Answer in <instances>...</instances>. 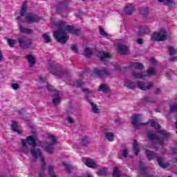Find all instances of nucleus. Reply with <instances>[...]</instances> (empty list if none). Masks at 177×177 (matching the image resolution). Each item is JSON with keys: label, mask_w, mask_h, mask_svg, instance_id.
<instances>
[{"label": "nucleus", "mask_w": 177, "mask_h": 177, "mask_svg": "<svg viewBox=\"0 0 177 177\" xmlns=\"http://www.w3.org/2000/svg\"><path fill=\"white\" fill-rule=\"evenodd\" d=\"M52 27H57L59 29L54 32L53 35L55 39L60 44H66L68 39H70L68 33L78 35L80 32V29H77L72 26L66 25V23L56 19L55 18L51 19Z\"/></svg>", "instance_id": "nucleus-1"}, {"label": "nucleus", "mask_w": 177, "mask_h": 177, "mask_svg": "<svg viewBox=\"0 0 177 177\" xmlns=\"http://www.w3.org/2000/svg\"><path fill=\"white\" fill-rule=\"evenodd\" d=\"M22 147L21 149V151L24 153L25 154H28V153H31L33 156L34 158H40V161L41 162V170L39 173V177H46L45 174H44V171L46 168V163H45V160L44 159V156L41 153V149H35V147L37 146V142H35V138L32 136H29L27 137L26 140L22 139L21 140ZM27 144L30 146H32L33 149H28L27 147Z\"/></svg>", "instance_id": "nucleus-2"}, {"label": "nucleus", "mask_w": 177, "mask_h": 177, "mask_svg": "<svg viewBox=\"0 0 177 177\" xmlns=\"http://www.w3.org/2000/svg\"><path fill=\"white\" fill-rule=\"evenodd\" d=\"M27 3V1L23 2L20 11V16L17 18V20H21V17L25 16L24 23H27L28 24H32V23H37V21H39V17H38V15L32 13H28L26 15L28 8Z\"/></svg>", "instance_id": "nucleus-3"}, {"label": "nucleus", "mask_w": 177, "mask_h": 177, "mask_svg": "<svg viewBox=\"0 0 177 177\" xmlns=\"http://www.w3.org/2000/svg\"><path fill=\"white\" fill-rule=\"evenodd\" d=\"M48 139L50 140L49 143H45L43 145V147L47 153H49V154H52L53 153V146L55 145H57V140H56V136L53 135H50L48 136Z\"/></svg>", "instance_id": "nucleus-4"}, {"label": "nucleus", "mask_w": 177, "mask_h": 177, "mask_svg": "<svg viewBox=\"0 0 177 177\" xmlns=\"http://www.w3.org/2000/svg\"><path fill=\"white\" fill-rule=\"evenodd\" d=\"M149 124L151 127L153 128H155V130L156 131L157 133H160V135H162L163 138H169L171 135L169 133L167 132L165 130H161V126H160V124H158V122H157V120H150Z\"/></svg>", "instance_id": "nucleus-5"}, {"label": "nucleus", "mask_w": 177, "mask_h": 177, "mask_svg": "<svg viewBox=\"0 0 177 177\" xmlns=\"http://www.w3.org/2000/svg\"><path fill=\"white\" fill-rule=\"evenodd\" d=\"M168 37V34L165 30L162 29L159 32H154L151 37V41H165V39Z\"/></svg>", "instance_id": "nucleus-6"}, {"label": "nucleus", "mask_w": 177, "mask_h": 177, "mask_svg": "<svg viewBox=\"0 0 177 177\" xmlns=\"http://www.w3.org/2000/svg\"><path fill=\"white\" fill-rule=\"evenodd\" d=\"M151 75H156V69L154 68H149L147 73L134 72L132 74V77L137 80H142V78H145V77H151Z\"/></svg>", "instance_id": "nucleus-7"}, {"label": "nucleus", "mask_w": 177, "mask_h": 177, "mask_svg": "<svg viewBox=\"0 0 177 177\" xmlns=\"http://www.w3.org/2000/svg\"><path fill=\"white\" fill-rule=\"evenodd\" d=\"M18 42L19 44V46H21V48L23 49H28V48H30L31 45L32 44L31 39H28L24 35H21L18 37Z\"/></svg>", "instance_id": "nucleus-8"}, {"label": "nucleus", "mask_w": 177, "mask_h": 177, "mask_svg": "<svg viewBox=\"0 0 177 177\" xmlns=\"http://www.w3.org/2000/svg\"><path fill=\"white\" fill-rule=\"evenodd\" d=\"M46 86L47 89H48L50 92L54 91L55 97L53 99V104L55 106H57V104L60 103V96H59V91L57 90H53V87L48 83L46 84Z\"/></svg>", "instance_id": "nucleus-9"}, {"label": "nucleus", "mask_w": 177, "mask_h": 177, "mask_svg": "<svg viewBox=\"0 0 177 177\" xmlns=\"http://www.w3.org/2000/svg\"><path fill=\"white\" fill-rule=\"evenodd\" d=\"M131 124H133V127L138 129L140 127V125H145V124L140 122V120H142V115H133L132 116Z\"/></svg>", "instance_id": "nucleus-10"}, {"label": "nucleus", "mask_w": 177, "mask_h": 177, "mask_svg": "<svg viewBox=\"0 0 177 177\" xmlns=\"http://www.w3.org/2000/svg\"><path fill=\"white\" fill-rule=\"evenodd\" d=\"M73 85L74 86H77V88H82V90L84 93L86 94V96H91V95H93V91H91L88 88L82 87L84 86V83L81 80H76Z\"/></svg>", "instance_id": "nucleus-11"}, {"label": "nucleus", "mask_w": 177, "mask_h": 177, "mask_svg": "<svg viewBox=\"0 0 177 177\" xmlns=\"http://www.w3.org/2000/svg\"><path fill=\"white\" fill-rule=\"evenodd\" d=\"M147 138L151 142H156V143H157V145H160V146H162V143H164V139L159 138L157 136L151 133H147Z\"/></svg>", "instance_id": "nucleus-12"}, {"label": "nucleus", "mask_w": 177, "mask_h": 177, "mask_svg": "<svg viewBox=\"0 0 177 177\" xmlns=\"http://www.w3.org/2000/svg\"><path fill=\"white\" fill-rule=\"evenodd\" d=\"M50 73H53V75H57L59 78H61L62 75V71L59 70L57 68V66L55 64V63H50V68H49Z\"/></svg>", "instance_id": "nucleus-13"}, {"label": "nucleus", "mask_w": 177, "mask_h": 177, "mask_svg": "<svg viewBox=\"0 0 177 177\" xmlns=\"http://www.w3.org/2000/svg\"><path fill=\"white\" fill-rule=\"evenodd\" d=\"M93 73L97 77H104L106 75H110L111 73L107 68H103L102 71L99 70V68H94Z\"/></svg>", "instance_id": "nucleus-14"}, {"label": "nucleus", "mask_w": 177, "mask_h": 177, "mask_svg": "<svg viewBox=\"0 0 177 177\" xmlns=\"http://www.w3.org/2000/svg\"><path fill=\"white\" fill-rule=\"evenodd\" d=\"M138 88L142 91H149L150 88L153 87V83H143V82H138L137 84Z\"/></svg>", "instance_id": "nucleus-15"}, {"label": "nucleus", "mask_w": 177, "mask_h": 177, "mask_svg": "<svg viewBox=\"0 0 177 177\" xmlns=\"http://www.w3.org/2000/svg\"><path fill=\"white\" fill-rule=\"evenodd\" d=\"M97 56L100 57L102 62H106V60H109L111 57V55L104 51H98Z\"/></svg>", "instance_id": "nucleus-16"}, {"label": "nucleus", "mask_w": 177, "mask_h": 177, "mask_svg": "<svg viewBox=\"0 0 177 177\" xmlns=\"http://www.w3.org/2000/svg\"><path fill=\"white\" fill-rule=\"evenodd\" d=\"M118 53L120 55H128L129 52L128 47H127L123 44H118Z\"/></svg>", "instance_id": "nucleus-17"}, {"label": "nucleus", "mask_w": 177, "mask_h": 177, "mask_svg": "<svg viewBox=\"0 0 177 177\" xmlns=\"http://www.w3.org/2000/svg\"><path fill=\"white\" fill-rule=\"evenodd\" d=\"M84 164L88 167V168H97V165L93 160L90 158H86L84 160Z\"/></svg>", "instance_id": "nucleus-18"}, {"label": "nucleus", "mask_w": 177, "mask_h": 177, "mask_svg": "<svg viewBox=\"0 0 177 177\" xmlns=\"http://www.w3.org/2000/svg\"><path fill=\"white\" fill-rule=\"evenodd\" d=\"M104 133H105L106 139H107V140H109V142L114 141V138H115L114 133L109 131V130L107 129H105L104 130Z\"/></svg>", "instance_id": "nucleus-19"}, {"label": "nucleus", "mask_w": 177, "mask_h": 177, "mask_svg": "<svg viewBox=\"0 0 177 177\" xmlns=\"http://www.w3.org/2000/svg\"><path fill=\"white\" fill-rule=\"evenodd\" d=\"M131 68H136L137 70H142L143 68V64L140 62H132L130 64Z\"/></svg>", "instance_id": "nucleus-20"}, {"label": "nucleus", "mask_w": 177, "mask_h": 177, "mask_svg": "<svg viewBox=\"0 0 177 177\" xmlns=\"http://www.w3.org/2000/svg\"><path fill=\"white\" fill-rule=\"evenodd\" d=\"M134 9L135 8L133 4H128L124 8V12L126 13V15H131V13L133 12Z\"/></svg>", "instance_id": "nucleus-21"}, {"label": "nucleus", "mask_w": 177, "mask_h": 177, "mask_svg": "<svg viewBox=\"0 0 177 177\" xmlns=\"http://www.w3.org/2000/svg\"><path fill=\"white\" fill-rule=\"evenodd\" d=\"M157 161L161 168H167L169 165V163L164 162V159L160 157L157 158Z\"/></svg>", "instance_id": "nucleus-22"}, {"label": "nucleus", "mask_w": 177, "mask_h": 177, "mask_svg": "<svg viewBox=\"0 0 177 177\" xmlns=\"http://www.w3.org/2000/svg\"><path fill=\"white\" fill-rule=\"evenodd\" d=\"M139 168L140 169L142 175H145V176H147V168L145 167V165L142 162H140Z\"/></svg>", "instance_id": "nucleus-23"}, {"label": "nucleus", "mask_w": 177, "mask_h": 177, "mask_svg": "<svg viewBox=\"0 0 177 177\" xmlns=\"http://www.w3.org/2000/svg\"><path fill=\"white\" fill-rule=\"evenodd\" d=\"M124 85L127 86V88H129V89H136V84H135L131 81L125 82Z\"/></svg>", "instance_id": "nucleus-24"}, {"label": "nucleus", "mask_w": 177, "mask_h": 177, "mask_svg": "<svg viewBox=\"0 0 177 177\" xmlns=\"http://www.w3.org/2000/svg\"><path fill=\"white\" fill-rule=\"evenodd\" d=\"M19 28H20L21 32H22L23 34H31V32H32V29L24 28L21 26V25H19Z\"/></svg>", "instance_id": "nucleus-25"}, {"label": "nucleus", "mask_w": 177, "mask_h": 177, "mask_svg": "<svg viewBox=\"0 0 177 177\" xmlns=\"http://www.w3.org/2000/svg\"><path fill=\"white\" fill-rule=\"evenodd\" d=\"M145 154L148 158V160L150 161V160H153V158H156V154L153 151H145Z\"/></svg>", "instance_id": "nucleus-26"}, {"label": "nucleus", "mask_w": 177, "mask_h": 177, "mask_svg": "<svg viewBox=\"0 0 177 177\" xmlns=\"http://www.w3.org/2000/svg\"><path fill=\"white\" fill-rule=\"evenodd\" d=\"M88 102L90 103L91 106V109L93 113H95V114H97V113H99V109L97 108V105L93 104V102H92V101L88 100Z\"/></svg>", "instance_id": "nucleus-27"}, {"label": "nucleus", "mask_w": 177, "mask_h": 177, "mask_svg": "<svg viewBox=\"0 0 177 177\" xmlns=\"http://www.w3.org/2000/svg\"><path fill=\"white\" fill-rule=\"evenodd\" d=\"M27 59H28V62L30 67H32V66H34V64H35V57H34V56L28 55Z\"/></svg>", "instance_id": "nucleus-28"}, {"label": "nucleus", "mask_w": 177, "mask_h": 177, "mask_svg": "<svg viewBox=\"0 0 177 177\" xmlns=\"http://www.w3.org/2000/svg\"><path fill=\"white\" fill-rule=\"evenodd\" d=\"M97 174L99 176H104L107 175V168L102 167L99 170V171Z\"/></svg>", "instance_id": "nucleus-29"}, {"label": "nucleus", "mask_w": 177, "mask_h": 177, "mask_svg": "<svg viewBox=\"0 0 177 177\" xmlns=\"http://www.w3.org/2000/svg\"><path fill=\"white\" fill-rule=\"evenodd\" d=\"M149 28L146 26H140L138 28V35H143L144 32H146Z\"/></svg>", "instance_id": "nucleus-30"}, {"label": "nucleus", "mask_w": 177, "mask_h": 177, "mask_svg": "<svg viewBox=\"0 0 177 177\" xmlns=\"http://www.w3.org/2000/svg\"><path fill=\"white\" fill-rule=\"evenodd\" d=\"M133 150L136 156H138L139 153V147H138V142L133 141Z\"/></svg>", "instance_id": "nucleus-31"}, {"label": "nucleus", "mask_w": 177, "mask_h": 177, "mask_svg": "<svg viewBox=\"0 0 177 177\" xmlns=\"http://www.w3.org/2000/svg\"><path fill=\"white\" fill-rule=\"evenodd\" d=\"M113 177H121V172L120 171V169H118V167L113 168Z\"/></svg>", "instance_id": "nucleus-32"}, {"label": "nucleus", "mask_w": 177, "mask_h": 177, "mask_svg": "<svg viewBox=\"0 0 177 177\" xmlns=\"http://www.w3.org/2000/svg\"><path fill=\"white\" fill-rule=\"evenodd\" d=\"M11 127L14 132H17V133H21V131L17 129V122H13Z\"/></svg>", "instance_id": "nucleus-33"}, {"label": "nucleus", "mask_w": 177, "mask_h": 177, "mask_svg": "<svg viewBox=\"0 0 177 177\" xmlns=\"http://www.w3.org/2000/svg\"><path fill=\"white\" fill-rule=\"evenodd\" d=\"M8 44L9 45V46H10V48H14L15 45H16V44H17V40H16L15 39H8Z\"/></svg>", "instance_id": "nucleus-34"}, {"label": "nucleus", "mask_w": 177, "mask_h": 177, "mask_svg": "<svg viewBox=\"0 0 177 177\" xmlns=\"http://www.w3.org/2000/svg\"><path fill=\"white\" fill-rule=\"evenodd\" d=\"M48 174L51 177H58L57 176L55 175L54 168L52 165L48 166Z\"/></svg>", "instance_id": "nucleus-35"}, {"label": "nucleus", "mask_w": 177, "mask_h": 177, "mask_svg": "<svg viewBox=\"0 0 177 177\" xmlns=\"http://www.w3.org/2000/svg\"><path fill=\"white\" fill-rule=\"evenodd\" d=\"M42 37H43V39H44V41L47 44H49V42H52V39H50V36H49L48 33H44Z\"/></svg>", "instance_id": "nucleus-36"}, {"label": "nucleus", "mask_w": 177, "mask_h": 177, "mask_svg": "<svg viewBox=\"0 0 177 177\" xmlns=\"http://www.w3.org/2000/svg\"><path fill=\"white\" fill-rule=\"evenodd\" d=\"M63 165L66 167V169L67 172H71V170L73 169V165L69 163H66V162H63Z\"/></svg>", "instance_id": "nucleus-37"}, {"label": "nucleus", "mask_w": 177, "mask_h": 177, "mask_svg": "<svg viewBox=\"0 0 177 177\" xmlns=\"http://www.w3.org/2000/svg\"><path fill=\"white\" fill-rule=\"evenodd\" d=\"M93 52H94L93 50L90 49V48H86L84 50V53H85L86 57H91V55H93Z\"/></svg>", "instance_id": "nucleus-38"}, {"label": "nucleus", "mask_w": 177, "mask_h": 177, "mask_svg": "<svg viewBox=\"0 0 177 177\" xmlns=\"http://www.w3.org/2000/svg\"><path fill=\"white\" fill-rule=\"evenodd\" d=\"M99 92H107L109 91V87L106 86L105 84H102L100 86V88H98Z\"/></svg>", "instance_id": "nucleus-39"}, {"label": "nucleus", "mask_w": 177, "mask_h": 177, "mask_svg": "<svg viewBox=\"0 0 177 177\" xmlns=\"http://www.w3.org/2000/svg\"><path fill=\"white\" fill-rule=\"evenodd\" d=\"M169 52L170 56H175V55H176L177 53V50L174 48V47L172 46H169Z\"/></svg>", "instance_id": "nucleus-40"}, {"label": "nucleus", "mask_w": 177, "mask_h": 177, "mask_svg": "<svg viewBox=\"0 0 177 177\" xmlns=\"http://www.w3.org/2000/svg\"><path fill=\"white\" fill-rule=\"evenodd\" d=\"M177 111V105L176 104H173L170 105V113H175Z\"/></svg>", "instance_id": "nucleus-41"}, {"label": "nucleus", "mask_w": 177, "mask_h": 177, "mask_svg": "<svg viewBox=\"0 0 177 177\" xmlns=\"http://www.w3.org/2000/svg\"><path fill=\"white\" fill-rule=\"evenodd\" d=\"M66 5H68V0H64L59 3V6H60L61 8L66 6Z\"/></svg>", "instance_id": "nucleus-42"}, {"label": "nucleus", "mask_w": 177, "mask_h": 177, "mask_svg": "<svg viewBox=\"0 0 177 177\" xmlns=\"http://www.w3.org/2000/svg\"><path fill=\"white\" fill-rule=\"evenodd\" d=\"M88 142H89V138L88 137L85 136L82 138L83 146H86V145H88Z\"/></svg>", "instance_id": "nucleus-43"}, {"label": "nucleus", "mask_w": 177, "mask_h": 177, "mask_svg": "<svg viewBox=\"0 0 177 177\" xmlns=\"http://www.w3.org/2000/svg\"><path fill=\"white\" fill-rule=\"evenodd\" d=\"M100 34L103 37H107V32H104V30L101 26H100Z\"/></svg>", "instance_id": "nucleus-44"}, {"label": "nucleus", "mask_w": 177, "mask_h": 177, "mask_svg": "<svg viewBox=\"0 0 177 177\" xmlns=\"http://www.w3.org/2000/svg\"><path fill=\"white\" fill-rule=\"evenodd\" d=\"M140 13L142 15V16L146 17L147 15H149V9H143L140 11Z\"/></svg>", "instance_id": "nucleus-45"}, {"label": "nucleus", "mask_w": 177, "mask_h": 177, "mask_svg": "<svg viewBox=\"0 0 177 177\" xmlns=\"http://www.w3.org/2000/svg\"><path fill=\"white\" fill-rule=\"evenodd\" d=\"M158 2H164L166 5H169V3H172L174 0H158Z\"/></svg>", "instance_id": "nucleus-46"}, {"label": "nucleus", "mask_w": 177, "mask_h": 177, "mask_svg": "<svg viewBox=\"0 0 177 177\" xmlns=\"http://www.w3.org/2000/svg\"><path fill=\"white\" fill-rule=\"evenodd\" d=\"M144 102L145 103H154V101L151 100V99L149 97H147L144 99Z\"/></svg>", "instance_id": "nucleus-47"}, {"label": "nucleus", "mask_w": 177, "mask_h": 177, "mask_svg": "<svg viewBox=\"0 0 177 177\" xmlns=\"http://www.w3.org/2000/svg\"><path fill=\"white\" fill-rule=\"evenodd\" d=\"M122 156L124 158H127V157H128V151L127 149H124L122 152Z\"/></svg>", "instance_id": "nucleus-48"}, {"label": "nucleus", "mask_w": 177, "mask_h": 177, "mask_svg": "<svg viewBox=\"0 0 177 177\" xmlns=\"http://www.w3.org/2000/svg\"><path fill=\"white\" fill-rule=\"evenodd\" d=\"M12 88L15 91H17V89H19V88H20V86H19L18 84L14 83V84H12Z\"/></svg>", "instance_id": "nucleus-49"}, {"label": "nucleus", "mask_w": 177, "mask_h": 177, "mask_svg": "<svg viewBox=\"0 0 177 177\" xmlns=\"http://www.w3.org/2000/svg\"><path fill=\"white\" fill-rule=\"evenodd\" d=\"M71 49H72L73 52H75V53H77V52H78V50L77 49V44L72 45Z\"/></svg>", "instance_id": "nucleus-50"}, {"label": "nucleus", "mask_w": 177, "mask_h": 177, "mask_svg": "<svg viewBox=\"0 0 177 177\" xmlns=\"http://www.w3.org/2000/svg\"><path fill=\"white\" fill-rule=\"evenodd\" d=\"M67 121L70 123V124H73L74 122V119H73V118L71 117H68L67 118Z\"/></svg>", "instance_id": "nucleus-51"}, {"label": "nucleus", "mask_w": 177, "mask_h": 177, "mask_svg": "<svg viewBox=\"0 0 177 177\" xmlns=\"http://www.w3.org/2000/svg\"><path fill=\"white\" fill-rule=\"evenodd\" d=\"M150 62L152 64H156V63H157V60H156L154 58H151Z\"/></svg>", "instance_id": "nucleus-52"}, {"label": "nucleus", "mask_w": 177, "mask_h": 177, "mask_svg": "<svg viewBox=\"0 0 177 177\" xmlns=\"http://www.w3.org/2000/svg\"><path fill=\"white\" fill-rule=\"evenodd\" d=\"M155 93H156V95H160L161 93V90L160 88H156Z\"/></svg>", "instance_id": "nucleus-53"}, {"label": "nucleus", "mask_w": 177, "mask_h": 177, "mask_svg": "<svg viewBox=\"0 0 177 177\" xmlns=\"http://www.w3.org/2000/svg\"><path fill=\"white\" fill-rule=\"evenodd\" d=\"M137 43L139 44V45H142V44H143V40H142V39H138Z\"/></svg>", "instance_id": "nucleus-54"}, {"label": "nucleus", "mask_w": 177, "mask_h": 177, "mask_svg": "<svg viewBox=\"0 0 177 177\" xmlns=\"http://www.w3.org/2000/svg\"><path fill=\"white\" fill-rule=\"evenodd\" d=\"M177 57H171V62H176Z\"/></svg>", "instance_id": "nucleus-55"}, {"label": "nucleus", "mask_w": 177, "mask_h": 177, "mask_svg": "<svg viewBox=\"0 0 177 177\" xmlns=\"http://www.w3.org/2000/svg\"><path fill=\"white\" fill-rule=\"evenodd\" d=\"M86 177H92V174L89 172H87L86 174Z\"/></svg>", "instance_id": "nucleus-56"}, {"label": "nucleus", "mask_w": 177, "mask_h": 177, "mask_svg": "<svg viewBox=\"0 0 177 177\" xmlns=\"http://www.w3.org/2000/svg\"><path fill=\"white\" fill-rule=\"evenodd\" d=\"M115 70H120V66H115Z\"/></svg>", "instance_id": "nucleus-57"}, {"label": "nucleus", "mask_w": 177, "mask_h": 177, "mask_svg": "<svg viewBox=\"0 0 177 177\" xmlns=\"http://www.w3.org/2000/svg\"><path fill=\"white\" fill-rule=\"evenodd\" d=\"M3 57H2V53L0 51V60H2Z\"/></svg>", "instance_id": "nucleus-58"}, {"label": "nucleus", "mask_w": 177, "mask_h": 177, "mask_svg": "<svg viewBox=\"0 0 177 177\" xmlns=\"http://www.w3.org/2000/svg\"><path fill=\"white\" fill-rule=\"evenodd\" d=\"M39 80H40V81H41V82L44 81V78H42V77H40Z\"/></svg>", "instance_id": "nucleus-59"}, {"label": "nucleus", "mask_w": 177, "mask_h": 177, "mask_svg": "<svg viewBox=\"0 0 177 177\" xmlns=\"http://www.w3.org/2000/svg\"><path fill=\"white\" fill-rule=\"evenodd\" d=\"M56 10L59 11V7H57Z\"/></svg>", "instance_id": "nucleus-60"}, {"label": "nucleus", "mask_w": 177, "mask_h": 177, "mask_svg": "<svg viewBox=\"0 0 177 177\" xmlns=\"http://www.w3.org/2000/svg\"><path fill=\"white\" fill-rule=\"evenodd\" d=\"M143 149H146V147H143Z\"/></svg>", "instance_id": "nucleus-61"}, {"label": "nucleus", "mask_w": 177, "mask_h": 177, "mask_svg": "<svg viewBox=\"0 0 177 177\" xmlns=\"http://www.w3.org/2000/svg\"><path fill=\"white\" fill-rule=\"evenodd\" d=\"M174 153H176V151H174Z\"/></svg>", "instance_id": "nucleus-62"}, {"label": "nucleus", "mask_w": 177, "mask_h": 177, "mask_svg": "<svg viewBox=\"0 0 177 177\" xmlns=\"http://www.w3.org/2000/svg\"><path fill=\"white\" fill-rule=\"evenodd\" d=\"M0 31H1V28H0Z\"/></svg>", "instance_id": "nucleus-63"}, {"label": "nucleus", "mask_w": 177, "mask_h": 177, "mask_svg": "<svg viewBox=\"0 0 177 177\" xmlns=\"http://www.w3.org/2000/svg\"><path fill=\"white\" fill-rule=\"evenodd\" d=\"M169 177H171V176H169Z\"/></svg>", "instance_id": "nucleus-64"}]
</instances>
